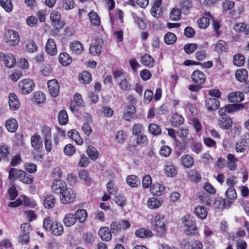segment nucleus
Listing matches in <instances>:
<instances>
[{"label":"nucleus","instance_id":"obj_1","mask_svg":"<svg viewBox=\"0 0 249 249\" xmlns=\"http://www.w3.org/2000/svg\"><path fill=\"white\" fill-rule=\"evenodd\" d=\"M43 228L46 231L51 232L55 236H60L64 232L62 224L57 221H53L51 217L44 218Z\"/></svg>","mask_w":249,"mask_h":249},{"label":"nucleus","instance_id":"obj_2","mask_svg":"<svg viewBox=\"0 0 249 249\" xmlns=\"http://www.w3.org/2000/svg\"><path fill=\"white\" fill-rule=\"evenodd\" d=\"M130 226V222L126 220H122L120 221H113L110 226L111 233L114 235L120 234L122 230L125 231Z\"/></svg>","mask_w":249,"mask_h":249},{"label":"nucleus","instance_id":"obj_3","mask_svg":"<svg viewBox=\"0 0 249 249\" xmlns=\"http://www.w3.org/2000/svg\"><path fill=\"white\" fill-rule=\"evenodd\" d=\"M76 197L75 191L71 188L67 187L60 195V199L62 203L65 204L73 202Z\"/></svg>","mask_w":249,"mask_h":249},{"label":"nucleus","instance_id":"obj_4","mask_svg":"<svg viewBox=\"0 0 249 249\" xmlns=\"http://www.w3.org/2000/svg\"><path fill=\"white\" fill-rule=\"evenodd\" d=\"M155 222V229L160 236L163 235L165 231V219L163 215L160 214L156 215L154 218Z\"/></svg>","mask_w":249,"mask_h":249},{"label":"nucleus","instance_id":"obj_5","mask_svg":"<svg viewBox=\"0 0 249 249\" xmlns=\"http://www.w3.org/2000/svg\"><path fill=\"white\" fill-rule=\"evenodd\" d=\"M182 219L184 225L186 227L189 228L188 230V232H189V233L195 234L196 232L197 228L195 226V221L194 217L189 214H187L185 215Z\"/></svg>","mask_w":249,"mask_h":249},{"label":"nucleus","instance_id":"obj_6","mask_svg":"<svg viewBox=\"0 0 249 249\" xmlns=\"http://www.w3.org/2000/svg\"><path fill=\"white\" fill-rule=\"evenodd\" d=\"M35 84L31 79H24L19 83V88L21 92L23 94H27L33 91Z\"/></svg>","mask_w":249,"mask_h":249},{"label":"nucleus","instance_id":"obj_7","mask_svg":"<svg viewBox=\"0 0 249 249\" xmlns=\"http://www.w3.org/2000/svg\"><path fill=\"white\" fill-rule=\"evenodd\" d=\"M67 187V185L65 181L61 179H56L54 180L52 184V191L57 194L60 195L61 193Z\"/></svg>","mask_w":249,"mask_h":249},{"label":"nucleus","instance_id":"obj_8","mask_svg":"<svg viewBox=\"0 0 249 249\" xmlns=\"http://www.w3.org/2000/svg\"><path fill=\"white\" fill-rule=\"evenodd\" d=\"M48 87L50 94L53 97L58 96L59 91V85L56 79H52L48 81Z\"/></svg>","mask_w":249,"mask_h":249},{"label":"nucleus","instance_id":"obj_9","mask_svg":"<svg viewBox=\"0 0 249 249\" xmlns=\"http://www.w3.org/2000/svg\"><path fill=\"white\" fill-rule=\"evenodd\" d=\"M103 43L102 40H96L95 42L92 43L89 48L90 53L93 56L99 55L102 52Z\"/></svg>","mask_w":249,"mask_h":249},{"label":"nucleus","instance_id":"obj_10","mask_svg":"<svg viewBox=\"0 0 249 249\" xmlns=\"http://www.w3.org/2000/svg\"><path fill=\"white\" fill-rule=\"evenodd\" d=\"M7 43L10 46H15L19 41L18 34L17 32L11 30H9L7 35Z\"/></svg>","mask_w":249,"mask_h":249},{"label":"nucleus","instance_id":"obj_11","mask_svg":"<svg viewBox=\"0 0 249 249\" xmlns=\"http://www.w3.org/2000/svg\"><path fill=\"white\" fill-rule=\"evenodd\" d=\"M8 99L9 105L11 110H16L19 107L20 103L15 93H10L8 96Z\"/></svg>","mask_w":249,"mask_h":249},{"label":"nucleus","instance_id":"obj_12","mask_svg":"<svg viewBox=\"0 0 249 249\" xmlns=\"http://www.w3.org/2000/svg\"><path fill=\"white\" fill-rule=\"evenodd\" d=\"M0 58H2L5 65L8 68H13L16 63V61L12 54L6 55L2 53H0Z\"/></svg>","mask_w":249,"mask_h":249},{"label":"nucleus","instance_id":"obj_13","mask_svg":"<svg viewBox=\"0 0 249 249\" xmlns=\"http://www.w3.org/2000/svg\"><path fill=\"white\" fill-rule=\"evenodd\" d=\"M192 79L194 83L200 85L204 83L206 76L203 72L196 70L192 74Z\"/></svg>","mask_w":249,"mask_h":249},{"label":"nucleus","instance_id":"obj_14","mask_svg":"<svg viewBox=\"0 0 249 249\" xmlns=\"http://www.w3.org/2000/svg\"><path fill=\"white\" fill-rule=\"evenodd\" d=\"M205 102L206 106L209 111H213L217 109L220 105L218 100L214 97L206 98Z\"/></svg>","mask_w":249,"mask_h":249},{"label":"nucleus","instance_id":"obj_15","mask_svg":"<svg viewBox=\"0 0 249 249\" xmlns=\"http://www.w3.org/2000/svg\"><path fill=\"white\" fill-rule=\"evenodd\" d=\"M45 48L46 51L48 54L53 56L56 54V46L53 39L50 38L48 39Z\"/></svg>","mask_w":249,"mask_h":249},{"label":"nucleus","instance_id":"obj_16","mask_svg":"<svg viewBox=\"0 0 249 249\" xmlns=\"http://www.w3.org/2000/svg\"><path fill=\"white\" fill-rule=\"evenodd\" d=\"M98 234L100 238L105 241H110L112 238L110 230L106 227H101L98 231Z\"/></svg>","mask_w":249,"mask_h":249},{"label":"nucleus","instance_id":"obj_17","mask_svg":"<svg viewBox=\"0 0 249 249\" xmlns=\"http://www.w3.org/2000/svg\"><path fill=\"white\" fill-rule=\"evenodd\" d=\"M218 125L222 129H228L232 126V122L229 116L222 117L218 120Z\"/></svg>","mask_w":249,"mask_h":249},{"label":"nucleus","instance_id":"obj_18","mask_svg":"<svg viewBox=\"0 0 249 249\" xmlns=\"http://www.w3.org/2000/svg\"><path fill=\"white\" fill-rule=\"evenodd\" d=\"M136 108L134 106L132 105L127 106L124 113L123 118L126 121H130L131 119L133 117Z\"/></svg>","mask_w":249,"mask_h":249},{"label":"nucleus","instance_id":"obj_19","mask_svg":"<svg viewBox=\"0 0 249 249\" xmlns=\"http://www.w3.org/2000/svg\"><path fill=\"white\" fill-rule=\"evenodd\" d=\"M164 170L165 174L168 177H173L177 174V170L172 162H166L164 165Z\"/></svg>","mask_w":249,"mask_h":249},{"label":"nucleus","instance_id":"obj_20","mask_svg":"<svg viewBox=\"0 0 249 249\" xmlns=\"http://www.w3.org/2000/svg\"><path fill=\"white\" fill-rule=\"evenodd\" d=\"M163 200L160 198L151 197L147 201V206L149 209H156L162 204Z\"/></svg>","mask_w":249,"mask_h":249},{"label":"nucleus","instance_id":"obj_21","mask_svg":"<svg viewBox=\"0 0 249 249\" xmlns=\"http://www.w3.org/2000/svg\"><path fill=\"white\" fill-rule=\"evenodd\" d=\"M18 179H20L22 182L26 184H31L34 180L32 175L26 173L23 170L19 171Z\"/></svg>","mask_w":249,"mask_h":249},{"label":"nucleus","instance_id":"obj_22","mask_svg":"<svg viewBox=\"0 0 249 249\" xmlns=\"http://www.w3.org/2000/svg\"><path fill=\"white\" fill-rule=\"evenodd\" d=\"M63 223L65 226L70 227L76 222V217L74 214L71 213H67L63 218Z\"/></svg>","mask_w":249,"mask_h":249},{"label":"nucleus","instance_id":"obj_23","mask_svg":"<svg viewBox=\"0 0 249 249\" xmlns=\"http://www.w3.org/2000/svg\"><path fill=\"white\" fill-rule=\"evenodd\" d=\"M228 97L231 102L238 103L242 102L244 99V96L241 92H235L229 94Z\"/></svg>","mask_w":249,"mask_h":249},{"label":"nucleus","instance_id":"obj_24","mask_svg":"<svg viewBox=\"0 0 249 249\" xmlns=\"http://www.w3.org/2000/svg\"><path fill=\"white\" fill-rule=\"evenodd\" d=\"M55 202V198L52 195H47L44 196L43 205L47 209L53 208L54 206Z\"/></svg>","mask_w":249,"mask_h":249},{"label":"nucleus","instance_id":"obj_25","mask_svg":"<svg viewBox=\"0 0 249 249\" xmlns=\"http://www.w3.org/2000/svg\"><path fill=\"white\" fill-rule=\"evenodd\" d=\"M141 63L144 66L151 68L155 64V60L153 57L148 54H145L142 56L141 58Z\"/></svg>","mask_w":249,"mask_h":249},{"label":"nucleus","instance_id":"obj_26","mask_svg":"<svg viewBox=\"0 0 249 249\" xmlns=\"http://www.w3.org/2000/svg\"><path fill=\"white\" fill-rule=\"evenodd\" d=\"M180 6L182 12L185 15H187L190 13L192 7V3L189 0H182L180 2Z\"/></svg>","mask_w":249,"mask_h":249},{"label":"nucleus","instance_id":"obj_27","mask_svg":"<svg viewBox=\"0 0 249 249\" xmlns=\"http://www.w3.org/2000/svg\"><path fill=\"white\" fill-rule=\"evenodd\" d=\"M165 187L159 183H155L150 188L151 193L155 196H160L165 191Z\"/></svg>","mask_w":249,"mask_h":249},{"label":"nucleus","instance_id":"obj_28","mask_svg":"<svg viewBox=\"0 0 249 249\" xmlns=\"http://www.w3.org/2000/svg\"><path fill=\"white\" fill-rule=\"evenodd\" d=\"M68 137L74 141L78 145H82L83 143V140L80 137L77 131L75 130H71L68 132Z\"/></svg>","mask_w":249,"mask_h":249},{"label":"nucleus","instance_id":"obj_29","mask_svg":"<svg viewBox=\"0 0 249 249\" xmlns=\"http://www.w3.org/2000/svg\"><path fill=\"white\" fill-rule=\"evenodd\" d=\"M31 144L34 149H39L42 145V139L38 134H35L31 137Z\"/></svg>","mask_w":249,"mask_h":249},{"label":"nucleus","instance_id":"obj_30","mask_svg":"<svg viewBox=\"0 0 249 249\" xmlns=\"http://www.w3.org/2000/svg\"><path fill=\"white\" fill-rule=\"evenodd\" d=\"M70 48L72 52L75 54H80L83 51L82 45L77 41H75L70 44Z\"/></svg>","mask_w":249,"mask_h":249},{"label":"nucleus","instance_id":"obj_31","mask_svg":"<svg viewBox=\"0 0 249 249\" xmlns=\"http://www.w3.org/2000/svg\"><path fill=\"white\" fill-rule=\"evenodd\" d=\"M18 123L16 119L12 118L5 123V126L7 129L11 132H15L18 128Z\"/></svg>","mask_w":249,"mask_h":249},{"label":"nucleus","instance_id":"obj_32","mask_svg":"<svg viewBox=\"0 0 249 249\" xmlns=\"http://www.w3.org/2000/svg\"><path fill=\"white\" fill-rule=\"evenodd\" d=\"M76 217V220L81 223H84L87 218L88 213L87 211L84 209L78 210L74 214Z\"/></svg>","mask_w":249,"mask_h":249},{"label":"nucleus","instance_id":"obj_33","mask_svg":"<svg viewBox=\"0 0 249 249\" xmlns=\"http://www.w3.org/2000/svg\"><path fill=\"white\" fill-rule=\"evenodd\" d=\"M181 161L183 166L186 168L191 167L194 163L193 158L189 155H185L182 157Z\"/></svg>","mask_w":249,"mask_h":249},{"label":"nucleus","instance_id":"obj_34","mask_svg":"<svg viewBox=\"0 0 249 249\" xmlns=\"http://www.w3.org/2000/svg\"><path fill=\"white\" fill-rule=\"evenodd\" d=\"M60 63L63 66H67L72 62V58L66 53H61L59 56Z\"/></svg>","mask_w":249,"mask_h":249},{"label":"nucleus","instance_id":"obj_35","mask_svg":"<svg viewBox=\"0 0 249 249\" xmlns=\"http://www.w3.org/2000/svg\"><path fill=\"white\" fill-rule=\"evenodd\" d=\"M126 182L131 187H137L140 184V180L135 175H130L126 178Z\"/></svg>","mask_w":249,"mask_h":249},{"label":"nucleus","instance_id":"obj_36","mask_svg":"<svg viewBox=\"0 0 249 249\" xmlns=\"http://www.w3.org/2000/svg\"><path fill=\"white\" fill-rule=\"evenodd\" d=\"M135 235L138 237L143 238L151 236L152 232L149 230L141 228L136 231Z\"/></svg>","mask_w":249,"mask_h":249},{"label":"nucleus","instance_id":"obj_37","mask_svg":"<svg viewBox=\"0 0 249 249\" xmlns=\"http://www.w3.org/2000/svg\"><path fill=\"white\" fill-rule=\"evenodd\" d=\"M79 80L82 84H88L92 80V77L90 73L87 71H84L81 73L79 76Z\"/></svg>","mask_w":249,"mask_h":249},{"label":"nucleus","instance_id":"obj_38","mask_svg":"<svg viewBox=\"0 0 249 249\" xmlns=\"http://www.w3.org/2000/svg\"><path fill=\"white\" fill-rule=\"evenodd\" d=\"M195 212L196 216L201 219H205L207 217V211L203 206H197L195 209Z\"/></svg>","mask_w":249,"mask_h":249},{"label":"nucleus","instance_id":"obj_39","mask_svg":"<svg viewBox=\"0 0 249 249\" xmlns=\"http://www.w3.org/2000/svg\"><path fill=\"white\" fill-rule=\"evenodd\" d=\"M236 78L240 82L245 81L248 78V72L245 69L237 70L235 72Z\"/></svg>","mask_w":249,"mask_h":249},{"label":"nucleus","instance_id":"obj_40","mask_svg":"<svg viewBox=\"0 0 249 249\" xmlns=\"http://www.w3.org/2000/svg\"><path fill=\"white\" fill-rule=\"evenodd\" d=\"M87 153L90 159L93 160H96L99 156V153L97 149L93 146H89Z\"/></svg>","mask_w":249,"mask_h":249},{"label":"nucleus","instance_id":"obj_41","mask_svg":"<svg viewBox=\"0 0 249 249\" xmlns=\"http://www.w3.org/2000/svg\"><path fill=\"white\" fill-rule=\"evenodd\" d=\"M178 8H174L170 12V18L172 20L177 21L180 19L181 12Z\"/></svg>","mask_w":249,"mask_h":249},{"label":"nucleus","instance_id":"obj_42","mask_svg":"<svg viewBox=\"0 0 249 249\" xmlns=\"http://www.w3.org/2000/svg\"><path fill=\"white\" fill-rule=\"evenodd\" d=\"M184 118L180 115L175 113L172 117V124L174 126H177L183 124Z\"/></svg>","mask_w":249,"mask_h":249},{"label":"nucleus","instance_id":"obj_43","mask_svg":"<svg viewBox=\"0 0 249 249\" xmlns=\"http://www.w3.org/2000/svg\"><path fill=\"white\" fill-rule=\"evenodd\" d=\"M149 132L153 135H158L161 133V128L157 124L151 123L148 126Z\"/></svg>","mask_w":249,"mask_h":249},{"label":"nucleus","instance_id":"obj_44","mask_svg":"<svg viewBox=\"0 0 249 249\" xmlns=\"http://www.w3.org/2000/svg\"><path fill=\"white\" fill-rule=\"evenodd\" d=\"M59 123L61 125H64L67 124L68 122V116L66 110H61L58 116Z\"/></svg>","mask_w":249,"mask_h":249},{"label":"nucleus","instance_id":"obj_45","mask_svg":"<svg viewBox=\"0 0 249 249\" xmlns=\"http://www.w3.org/2000/svg\"><path fill=\"white\" fill-rule=\"evenodd\" d=\"M164 42L168 45L173 44L177 40L176 35L172 33H167L164 37Z\"/></svg>","mask_w":249,"mask_h":249},{"label":"nucleus","instance_id":"obj_46","mask_svg":"<svg viewBox=\"0 0 249 249\" xmlns=\"http://www.w3.org/2000/svg\"><path fill=\"white\" fill-rule=\"evenodd\" d=\"M75 3L74 0H63L62 7L66 10H70L74 8Z\"/></svg>","mask_w":249,"mask_h":249},{"label":"nucleus","instance_id":"obj_47","mask_svg":"<svg viewBox=\"0 0 249 249\" xmlns=\"http://www.w3.org/2000/svg\"><path fill=\"white\" fill-rule=\"evenodd\" d=\"M0 5L7 12H11L13 9L11 0H0Z\"/></svg>","mask_w":249,"mask_h":249},{"label":"nucleus","instance_id":"obj_48","mask_svg":"<svg viewBox=\"0 0 249 249\" xmlns=\"http://www.w3.org/2000/svg\"><path fill=\"white\" fill-rule=\"evenodd\" d=\"M200 200L204 204L210 206L213 202L212 197L209 195L204 193L203 195L198 196Z\"/></svg>","mask_w":249,"mask_h":249},{"label":"nucleus","instance_id":"obj_49","mask_svg":"<svg viewBox=\"0 0 249 249\" xmlns=\"http://www.w3.org/2000/svg\"><path fill=\"white\" fill-rule=\"evenodd\" d=\"M245 62V57L243 55L236 54L233 57V63L237 66H242Z\"/></svg>","mask_w":249,"mask_h":249},{"label":"nucleus","instance_id":"obj_50","mask_svg":"<svg viewBox=\"0 0 249 249\" xmlns=\"http://www.w3.org/2000/svg\"><path fill=\"white\" fill-rule=\"evenodd\" d=\"M226 49V43L223 40H219L215 45V50L218 53L225 52Z\"/></svg>","mask_w":249,"mask_h":249},{"label":"nucleus","instance_id":"obj_51","mask_svg":"<svg viewBox=\"0 0 249 249\" xmlns=\"http://www.w3.org/2000/svg\"><path fill=\"white\" fill-rule=\"evenodd\" d=\"M19 171H21V170H17L16 168H12L9 171L8 178L11 181H15L18 178V175L19 174Z\"/></svg>","mask_w":249,"mask_h":249},{"label":"nucleus","instance_id":"obj_52","mask_svg":"<svg viewBox=\"0 0 249 249\" xmlns=\"http://www.w3.org/2000/svg\"><path fill=\"white\" fill-rule=\"evenodd\" d=\"M89 16L92 24L97 26L99 25L100 23V18L96 12L91 11L89 14Z\"/></svg>","mask_w":249,"mask_h":249},{"label":"nucleus","instance_id":"obj_53","mask_svg":"<svg viewBox=\"0 0 249 249\" xmlns=\"http://www.w3.org/2000/svg\"><path fill=\"white\" fill-rule=\"evenodd\" d=\"M225 195L230 200H234L237 198L236 193L233 186L229 187L225 193Z\"/></svg>","mask_w":249,"mask_h":249},{"label":"nucleus","instance_id":"obj_54","mask_svg":"<svg viewBox=\"0 0 249 249\" xmlns=\"http://www.w3.org/2000/svg\"><path fill=\"white\" fill-rule=\"evenodd\" d=\"M243 107V106L240 104L229 105L225 106L227 113H231L240 110Z\"/></svg>","mask_w":249,"mask_h":249},{"label":"nucleus","instance_id":"obj_55","mask_svg":"<svg viewBox=\"0 0 249 249\" xmlns=\"http://www.w3.org/2000/svg\"><path fill=\"white\" fill-rule=\"evenodd\" d=\"M235 3L231 0H224L222 2V9L224 11L231 10L234 6Z\"/></svg>","mask_w":249,"mask_h":249},{"label":"nucleus","instance_id":"obj_56","mask_svg":"<svg viewBox=\"0 0 249 249\" xmlns=\"http://www.w3.org/2000/svg\"><path fill=\"white\" fill-rule=\"evenodd\" d=\"M210 19L207 17H202L197 20L199 27L201 29L206 28L209 25Z\"/></svg>","mask_w":249,"mask_h":249},{"label":"nucleus","instance_id":"obj_57","mask_svg":"<svg viewBox=\"0 0 249 249\" xmlns=\"http://www.w3.org/2000/svg\"><path fill=\"white\" fill-rule=\"evenodd\" d=\"M9 153V148L8 146L3 145L0 147V154L3 160H5L6 161L8 160V156Z\"/></svg>","mask_w":249,"mask_h":249},{"label":"nucleus","instance_id":"obj_58","mask_svg":"<svg viewBox=\"0 0 249 249\" xmlns=\"http://www.w3.org/2000/svg\"><path fill=\"white\" fill-rule=\"evenodd\" d=\"M34 98L35 102L38 104L43 103L45 100L44 94L40 91L36 92L34 93Z\"/></svg>","mask_w":249,"mask_h":249},{"label":"nucleus","instance_id":"obj_59","mask_svg":"<svg viewBox=\"0 0 249 249\" xmlns=\"http://www.w3.org/2000/svg\"><path fill=\"white\" fill-rule=\"evenodd\" d=\"M197 44L195 43H189L184 46V50L187 54L194 53L197 48Z\"/></svg>","mask_w":249,"mask_h":249},{"label":"nucleus","instance_id":"obj_60","mask_svg":"<svg viewBox=\"0 0 249 249\" xmlns=\"http://www.w3.org/2000/svg\"><path fill=\"white\" fill-rule=\"evenodd\" d=\"M213 206L216 209H223L225 207V202L222 198H216L214 200Z\"/></svg>","mask_w":249,"mask_h":249},{"label":"nucleus","instance_id":"obj_61","mask_svg":"<svg viewBox=\"0 0 249 249\" xmlns=\"http://www.w3.org/2000/svg\"><path fill=\"white\" fill-rule=\"evenodd\" d=\"M76 151L75 147L71 144H67L64 148V152L68 156L73 155Z\"/></svg>","mask_w":249,"mask_h":249},{"label":"nucleus","instance_id":"obj_62","mask_svg":"<svg viewBox=\"0 0 249 249\" xmlns=\"http://www.w3.org/2000/svg\"><path fill=\"white\" fill-rule=\"evenodd\" d=\"M172 152V149L167 145L162 146L160 151V153L162 156L168 157Z\"/></svg>","mask_w":249,"mask_h":249},{"label":"nucleus","instance_id":"obj_63","mask_svg":"<svg viewBox=\"0 0 249 249\" xmlns=\"http://www.w3.org/2000/svg\"><path fill=\"white\" fill-rule=\"evenodd\" d=\"M42 134L44 140H51L52 135L51 128L48 126H45L42 130Z\"/></svg>","mask_w":249,"mask_h":249},{"label":"nucleus","instance_id":"obj_64","mask_svg":"<svg viewBox=\"0 0 249 249\" xmlns=\"http://www.w3.org/2000/svg\"><path fill=\"white\" fill-rule=\"evenodd\" d=\"M26 22L29 27H34L37 23V20L35 16H31L26 18Z\"/></svg>","mask_w":249,"mask_h":249}]
</instances>
